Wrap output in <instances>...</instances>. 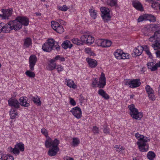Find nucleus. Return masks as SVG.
<instances>
[{
    "label": "nucleus",
    "mask_w": 160,
    "mask_h": 160,
    "mask_svg": "<svg viewBox=\"0 0 160 160\" xmlns=\"http://www.w3.org/2000/svg\"><path fill=\"white\" fill-rule=\"evenodd\" d=\"M130 111V114L132 118L134 119L140 120L143 116L142 112H139L133 104H131L128 106Z\"/></svg>",
    "instance_id": "obj_1"
},
{
    "label": "nucleus",
    "mask_w": 160,
    "mask_h": 160,
    "mask_svg": "<svg viewBox=\"0 0 160 160\" xmlns=\"http://www.w3.org/2000/svg\"><path fill=\"white\" fill-rule=\"evenodd\" d=\"M8 23V25L9 26L8 27L9 32L13 30L16 31H18L22 28L21 23L19 22L17 17L15 20H11Z\"/></svg>",
    "instance_id": "obj_2"
},
{
    "label": "nucleus",
    "mask_w": 160,
    "mask_h": 160,
    "mask_svg": "<svg viewBox=\"0 0 160 160\" xmlns=\"http://www.w3.org/2000/svg\"><path fill=\"white\" fill-rule=\"evenodd\" d=\"M24 145L22 142H19L15 145L13 148L11 147L8 148V151L9 152H12L13 154L17 155L20 153V151L23 152L24 151Z\"/></svg>",
    "instance_id": "obj_3"
},
{
    "label": "nucleus",
    "mask_w": 160,
    "mask_h": 160,
    "mask_svg": "<svg viewBox=\"0 0 160 160\" xmlns=\"http://www.w3.org/2000/svg\"><path fill=\"white\" fill-rule=\"evenodd\" d=\"M100 10L102 12L101 16L104 22H107L110 21L111 16L109 9L105 7H102L101 8Z\"/></svg>",
    "instance_id": "obj_4"
},
{
    "label": "nucleus",
    "mask_w": 160,
    "mask_h": 160,
    "mask_svg": "<svg viewBox=\"0 0 160 160\" xmlns=\"http://www.w3.org/2000/svg\"><path fill=\"white\" fill-rule=\"evenodd\" d=\"M59 143V141L57 139L51 142V156L55 155L58 152L59 149L58 145Z\"/></svg>",
    "instance_id": "obj_5"
},
{
    "label": "nucleus",
    "mask_w": 160,
    "mask_h": 160,
    "mask_svg": "<svg viewBox=\"0 0 160 160\" xmlns=\"http://www.w3.org/2000/svg\"><path fill=\"white\" fill-rule=\"evenodd\" d=\"M156 38L155 42L152 44V47L154 50H157L160 49V30L156 31L154 34Z\"/></svg>",
    "instance_id": "obj_6"
},
{
    "label": "nucleus",
    "mask_w": 160,
    "mask_h": 160,
    "mask_svg": "<svg viewBox=\"0 0 160 160\" xmlns=\"http://www.w3.org/2000/svg\"><path fill=\"white\" fill-rule=\"evenodd\" d=\"M81 39L83 41V45L86 44L87 45H91L94 41V38L92 36L88 35H85L81 37Z\"/></svg>",
    "instance_id": "obj_7"
},
{
    "label": "nucleus",
    "mask_w": 160,
    "mask_h": 160,
    "mask_svg": "<svg viewBox=\"0 0 160 160\" xmlns=\"http://www.w3.org/2000/svg\"><path fill=\"white\" fill-rule=\"evenodd\" d=\"M13 12L12 8H9L8 9H2V14H0V17L3 19H8V17H10Z\"/></svg>",
    "instance_id": "obj_8"
},
{
    "label": "nucleus",
    "mask_w": 160,
    "mask_h": 160,
    "mask_svg": "<svg viewBox=\"0 0 160 160\" xmlns=\"http://www.w3.org/2000/svg\"><path fill=\"white\" fill-rule=\"evenodd\" d=\"M70 112L76 118H80L82 117V111L81 109L78 107H76L71 109Z\"/></svg>",
    "instance_id": "obj_9"
},
{
    "label": "nucleus",
    "mask_w": 160,
    "mask_h": 160,
    "mask_svg": "<svg viewBox=\"0 0 160 160\" xmlns=\"http://www.w3.org/2000/svg\"><path fill=\"white\" fill-rule=\"evenodd\" d=\"M148 142H137L138 149L141 152H147L149 149V145L147 143Z\"/></svg>",
    "instance_id": "obj_10"
},
{
    "label": "nucleus",
    "mask_w": 160,
    "mask_h": 160,
    "mask_svg": "<svg viewBox=\"0 0 160 160\" xmlns=\"http://www.w3.org/2000/svg\"><path fill=\"white\" fill-rule=\"evenodd\" d=\"M37 61V57L34 55H31L29 58V68L31 71L34 70V66Z\"/></svg>",
    "instance_id": "obj_11"
},
{
    "label": "nucleus",
    "mask_w": 160,
    "mask_h": 160,
    "mask_svg": "<svg viewBox=\"0 0 160 160\" xmlns=\"http://www.w3.org/2000/svg\"><path fill=\"white\" fill-rule=\"evenodd\" d=\"M135 136L136 139L138 140L137 142H149L150 141V139L149 138L142 135H141L138 132L135 134Z\"/></svg>",
    "instance_id": "obj_12"
},
{
    "label": "nucleus",
    "mask_w": 160,
    "mask_h": 160,
    "mask_svg": "<svg viewBox=\"0 0 160 160\" xmlns=\"http://www.w3.org/2000/svg\"><path fill=\"white\" fill-rule=\"evenodd\" d=\"M8 103L9 106L13 107L15 108H19V103L18 101L15 98H11L8 100Z\"/></svg>",
    "instance_id": "obj_13"
},
{
    "label": "nucleus",
    "mask_w": 160,
    "mask_h": 160,
    "mask_svg": "<svg viewBox=\"0 0 160 160\" xmlns=\"http://www.w3.org/2000/svg\"><path fill=\"white\" fill-rule=\"evenodd\" d=\"M60 47L58 43L55 41L54 40L51 38V51L52 50H56L58 52L60 50Z\"/></svg>",
    "instance_id": "obj_14"
},
{
    "label": "nucleus",
    "mask_w": 160,
    "mask_h": 160,
    "mask_svg": "<svg viewBox=\"0 0 160 160\" xmlns=\"http://www.w3.org/2000/svg\"><path fill=\"white\" fill-rule=\"evenodd\" d=\"M105 81H93L92 86L94 87L103 88L106 85Z\"/></svg>",
    "instance_id": "obj_15"
},
{
    "label": "nucleus",
    "mask_w": 160,
    "mask_h": 160,
    "mask_svg": "<svg viewBox=\"0 0 160 160\" xmlns=\"http://www.w3.org/2000/svg\"><path fill=\"white\" fill-rule=\"evenodd\" d=\"M133 6L137 10L140 11L144 10L142 5L141 3L138 1H134L132 2Z\"/></svg>",
    "instance_id": "obj_16"
},
{
    "label": "nucleus",
    "mask_w": 160,
    "mask_h": 160,
    "mask_svg": "<svg viewBox=\"0 0 160 160\" xmlns=\"http://www.w3.org/2000/svg\"><path fill=\"white\" fill-rule=\"evenodd\" d=\"M140 84V81H128L126 82V85L132 88L138 87Z\"/></svg>",
    "instance_id": "obj_17"
},
{
    "label": "nucleus",
    "mask_w": 160,
    "mask_h": 160,
    "mask_svg": "<svg viewBox=\"0 0 160 160\" xmlns=\"http://www.w3.org/2000/svg\"><path fill=\"white\" fill-rule=\"evenodd\" d=\"M19 22L21 23V25L27 26L29 24V19L26 17L18 16L17 17Z\"/></svg>",
    "instance_id": "obj_18"
},
{
    "label": "nucleus",
    "mask_w": 160,
    "mask_h": 160,
    "mask_svg": "<svg viewBox=\"0 0 160 160\" xmlns=\"http://www.w3.org/2000/svg\"><path fill=\"white\" fill-rule=\"evenodd\" d=\"M8 23L5 24L3 22L0 23V33H9Z\"/></svg>",
    "instance_id": "obj_19"
},
{
    "label": "nucleus",
    "mask_w": 160,
    "mask_h": 160,
    "mask_svg": "<svg viewBox=\"0 0 160 160\" xmlns=\"http://www.w3.org/2000/svg\"><path fill=\"white\" fill-rule=\"evenodd\" d=\"M86 61L88 63L89 66L91 68H95L97 65V62L94 59L88 58H86Z\"/></svg>",
    "instance_id": "obj_20"
},
{
    "label": "nucleus",
    "mask_w": 160,
    "mask_h": 160,
    "mask_svg": "<svg viewBox=\"0 0 160 160\" xmlns=\"http://www.w3.org/2000/svg\"><path fill=\"white\" fill-rule=\"evenodd\" d=\"M27 98L26 97H21L19 100V105L28 107L29 106V103L27 102Z\"/></svg>",
    "instance_id": "obj_21"
},
{
    "label": "nucleus",
    "mask_w": 160,
    "mask_h": 160,
    "mask_svg": "<svg viewBox=\"0 0 160 160\" xmlns=\"http://www.w3.org/2000/svg\"><path fill=\"white\" fill-rule=\"evenodd\" d=\"M23 47L25 48H29L32 46V42L31 38L29 37H27L23 40Z\"/></svg>",
    "instance_id": "obj_22"
},
{
    "label": "nucleus",
    "mask_w": 160,
    "mask_h": 160,
    "mask_svg": "<svg viewBox=\"0 0 160 160\" xmlns=\"http://www.w3.org/2000/svg\"><path fill=\"white\" fill-rule=\"evenodd\" d=\"M143 51V47L142 46H140L137 47V48L134 49L133 50V52L135 54V57H137L140 56Z\"/></svg>",
    "instance_id": "obj_23"
},
{
    "label": "nucleus",
    "mask_w": 160,
    "mask_h": 160,
    "mask_svg": "<svg viewBox=\"0 0 160 160\" xmlns=\"http://www.w3.org/2000/svg\"><path fill=\"white\" fill-rule=\"evenodd\" d=\"M50 48V38H49L47 40V42H46L42 45V49L45 52H49Z\"/></svg>",
    "instance_id": "obj_24"
},
{
    "label": "nucleus",
    "mask_w": 160,
    "mask_h": 160,
    "mask_svg": "<svg viewBox=\"0 0 160 160\" xmlns=\"http://www.w3.org/2000/svg\"><path fill=\"white\" fill-rule=\"evenodd\" d=\"M61 46L64 49H66L68 48H71L72 46V44L69 40H66L63 41Z\"/></svg>",
    "instance_id": "obj_25"
},
{
    "label": "nucleus",
    "mask_w": 160,
    "mask_h": 160,
    "mask_svg": "<svg viewBox=\"0 0 160 160\" xmlns=\"http://www.w3.org/2000/svg\"><path fill=\"white\" fill-rule=\"evenodd\" d=\"M80 140L79 138L74 137L72 138L71 145L72 146L77 147L80 144Z\"/></svg>",
    "instance_id": "obj_26"
},
{
    "label": "nucleus",
    "mask_w": 160,
    "mask_h": 160,
    "mask_svg": "<svg viewBox=\"0 0 160 160\" xmlns=\"http://www.w3.org/2000/svg\"><path fill=\"white\" fill-rule=\"evenodd\" d=\"M98 94L105 99H108L109 98V95L103 89H99L98 91Z\"/></svg>",
    "instance_id": "obj_27"
},
{
    "label": "nucleus",
    "mask_w": 160,
    "mask_h": 160,
    "mask_svg": "<svg viewBox=\"0 0 160 160\" xmlns=\"http://www.w3.org/2000/svg\"><path fill=\"white\" fill-rule=\"evenodd\" d=\"M65 83L71 88L75 89L77 87L75 83L73 81H66Z\"/></svg>",
    "instance_id": "obj_28"
},
{
    "label": "nucleus",
    "mask_w": 160,
    "mask_h": 160,
    "mask_svg": "<svg viewBox=\"0 0 160 160\" xmlns=\"http://www.w3.org/2000/svg\"><path fill=\"white\" fill-rule=\"evenodd\" d=\"M122 51L120 49H117L114 53V55L115 57L118 59H122Z\"/></svg>",
    "instance_id": "obj_29"
},
{
    "label": "nucleus",
    "mask_w": 160,
    "mask_h": 160,
    "mask_svg": "<svg viewBox=\"0 0 160 160\" xmlns=\"http://www.w3.org/2000/svg\"><path fill=\"white\" fill-rule=\"evenodd\" d=\"M11 118L13 119L15 118L18 115V112L15 108H12L10 111Z\"/></svg>",
    "instance_id": "obj_30"
},
{
    "label": "nucleus",
    "mask_w": 160,
    "mask_h": 160,
    "mask_svg": "<svg viewBox=\"0 0 160 160\" xmlns=\"http://www.w3.org/2000/svg\"><path fill=\"white\" fill-rule=\"evenodd\" d=\"M142 32L145 36H149L150 33L152 32L150 28L147 27H144L142 30Z\"/></svg>",
    "instance_id": "obj_31"
},
{
    "label": "nucleus",
    "mask_w": 160,
    "mask_h": 160,
    "mask_svg": "<svg viewBox=\"0 0 160 160\" xmlns=\"http://www.w3.org/2000/svg\"><path fill=\"white\" fill-rule=\"evenodd\" d=\"M147 65L148 68L150 69L152 71H155L157 70L155 65H154V63L153 62H148Z\"/></svg>",
    "instance_id": "obj_32"
},
{
    "label": "nucleus",
    "mask_w": 160,
    "mask_h": 160,
    "mask_svg": "<svg viewBox=\"0 0 160 160\" xmlns=\"http://www.w3.org/2000/svg\"><path fill=\"white\" fill-rule=\"evenodd\" d=\"M145 17L146 18V21L148 20L152 22H154L156 21L155 17L151 14H145Z\"/></svg>",
    "instance_id": "obj_33"
},
{
    "label": "nucleus",
    "mask_w": 160,
    "mask_h": 160,
    "mask_svg": "<svg viewBox=\"0 0 160 160\" xmlns=\"http://www.w3.org/2000/svg\"><path fill=\"white\" fill-rule=\"evenodd\" d=\"M115 150L120 153H123L124 152V148L120 145H116L114 147Z\"/></svg>",
    "instance_id": "obj_34"
},
{
    "label": "nucleus",
    "mask_w": 160,
    "mask_h": 160,
    "mask_svg": "<svg viewBox=\"0 0 160 160\" xmlns=\"http://www.w3.org/2000/svg\"><path fill=\"white\" fill-rule=\"evenodd\" d=\"M72 41L73 43L78 45H83V41L81 39H79L78 38H74L72 39Z\"/></svg>",
    "instance_id": "obj_35"
},
{
    "label": "nucleus",
    "mask_w": 160,
    "mask_h": 160,
    "mask_svg": "<svg viewBox=\"0 0 160 160\" xmlns=\"http://www.w3.org/2000/svg\"><path fill=\"white\" fill-rule=\"evenodd\" d=\"M160 27V25L158 24H154L150 25V28L152 31L154 32L158 31Z\"/></svg>",
    "instance_id": "obj_36"
},
{
    "label": "nucleus",
    "mask_w": 160,
    "mask_h": 160,
    "mask_svg": "<svg viewBox=\"0 0 160 160\" xmlns=\"http://www.w3.org/2000/svg\"><path fill=\"white\" fill-rule=\"evenodd\" d=\"M147 156L149 160H153L155 157L156 155L153 152L149 151L148 153Z\"/></svg>",
    "instance_id": "obj_37"
},
{
    "label": "nucleus",
    "mask_w": 160,
    "mask_h": 160,
    "mask_svg": "<svg viewBox=\"0 0 160 160\" xmlns=\"http://www.w3.org/2000/svg\"><path fill=\"white\" fill-rule=\"evenodd\" d=\"M112 43V42L111 41L103 39L102 47L104 48L109 47L111 46Z\"/></svg>",
    "instance_id": "obj_38"
},
{
    "label": "nucleus",
    "mask_w": 160,
    "mask_h": 160,
    "mask_svg": "<svg viewBox=\"0 0 160 160\" xmlns=\"http://www.w3.org/2000/svg\"><path fill=\"white\" fill-rule=\"evenodd\" d=\"M32 100L38 106H40L41 104V102L40 101V98L38 96H36L32 97Z\"/></svg>",
    "instance_id": "obj_39"
},
{
    "label": "nucleus",
    "mask_w": 160,
    "mask_h": 160,
    "mask_svg": "<svg viewBox=\"0 0 160 160\" xmlns=\"http://www.w3.org/2000/svg\"><path fill=\"white\" fill-rule=\"evenodd\" d=\"M45 145L46 148H49L48 154L50 156V139L49 138L46 139L45 142Z\"/></svg>",
    "instance_id": "obj_40"
},
{
    "label": "nucleus",
    "mask_w": 160,
    "mask_h": 160,
    "mask_svg": "<svg viewBox=\"0 0 160 160\" xmlns=\"http://www.w3.org/2000/svg\"><path fill=\"white\" fill-rule=\"evenodd\" d=\"M117 0H107V3L108 5L112 7L117 5Z\"/></svg>",
    "instance_id": "obj_41"
},
{
    "label": "nucleus",
    "mask_w": 160,
    "mask_h": 160,
    "mask_svg": "<svg viewBox=\"0 0 160 160\" xmlns=\"http://www.w3.org/2000/svg\"><path fill=\"white\" fill-rule=\"evenodd\" d=\"M56 32L59 33H62L64 32V29L63 27L59 25L58 27H57L56 29L55 30Z\"/></svg>",
    "instance_id": "obj_42"
},
{
    "label": "nucleus",
    "mask_w": 160,
    "mask_h": 160,
    "mask_svg": "<svg viewBox=\"0 0 160 160\" xmlns=\"http://www.w3.org/2000/svg\"><path fill=\"white\" fill-rule=\"evenodd\" d=\"M89 12L91 17L93 19H95L97 17L96 11L93 10L92 9H90Z\"/></svg>",
    "instance_id": "obj_43"
},
{
    "label": "nucleus",
    "mask_w": 160,
    "mask_h": 160,
    "mask_svg": "<svg viewBox=\"0 0 160 160\" xmlns=\"http://www.w3.org/2000/svg\"><path fill=\"white\" fill-rule=\"evenodd\" d=\"M145 90L148 94L152 93L154 92V90L149 85H147L145 87Z\"/></svg>",
    "instance_id": "obj_44"
},
{
    "label": "nucleus",
    "mask_w": 160,
    "mask_h": 160,
    "mask_svg": "<svg viewBox=\"0 0 160 160\" xmlns=\"http://www.w3.org/2000/svg\"><path fill=\"white\" fill-rule=\"evenodd\" d=\"M51 26L52 29L54 30L56 29L57 27L59 25V24L56 22L52 21L51 22Z\"/></svg>",
    "instance_id": "obj_45"
},
{
    "label": "nucleus",
    "mask_w": 160,
    "mask_h": 160,
    "mask_svg": "<svg viewBox=\"0 0 160 160\" xmlns=\"http://www.w3.org/2000/svg\"><path fill=\"white\" fill-rule=\"evenodd\" d=\"M69 101L70 104L72 106H74L76 105L77 103L75 100L72 98L69 97Z\"/></svg>",
    "instance_id": "obj_46"
},
{
    "label": "nucleus",
    "mask_w": 160,
    "mask_h": 160,
    "mask_svg": "<svg viewBox=\"0 0 160 160\" xmlns=\"http://www.w3.org/2000/svg\"><path fill=\"white\" fill-rule=\"evenodd\" d=\"M25 73L27 76L29 77L33 78L35 76V74L34 72L29 71L26 72Z\"/></svg>",
    "instance_id": "obj_47"
},
{
    "label": "nucleus",
    "mask_w": 160,
    "mask_h": 160,
    "mask_svg": "<svg viewBox=\"0 0 160 160\" xmlns=\"http://www.w3.org/2000/svg\"><path fill=\"white\" fill-rule=\"evenodd\" d=\"M59 10L65 12L67 11L68 8L66 5H63L62 6H59L58 7Z\"/></svg>",
    "instance_id": "obj_48"
},
{
    "label": "nucleus",
    "mask_w": 160,
    "mask_h": 160,
    "mask_svg": "<svg viewBox=\"0 0 160 160\" xmlns=\"http://www.w3.org/2000/svg\"><path fill=\"white\" fill-rule=\"evenodd\" d=\"M3 160H14L12 156L10 155V154H7L6 156L3 157Z\"/></svg>",
    "instance_id": "obj_49"
},
{
    "label": "nucleus",
    "mask_w": 160,
    "mask_h": 160,
    "mask_svg": "<svg viewBox=\"0 0 160 160\" xmlns=\"http://www.w3.org/2000/svg\"><path fill=\"white\" fill-rule=\"evenodd\" d=\"M149 99L152 101H153L155 99L154 92L148 94Z\"/></svg>",
    "instance_id": "obj_50"
},
{
    "label": "nucleus",
    "mask_w": 160,
    "mask_h": 160,
    "mask_svg": "<svg viewBox=\"0 0 160 160\" xmlns=\"http://www.w3.org/2000/svg\"><path fill=\"white\" fill-rule=\"evenodd\" d=\"M85 52L89 54L91 56H92L94 54V53L92 51L90 48H85Z\"/></svg>",
    "instance_id": "obj_51"
},
{
    "label": "nucleus",
    "mask_w": 160,
    "mask_h": 160,
    "mask_svg": "<svg viewBox=\"0 0 160 160\" xmlns=\"http://www.w3.org/2000/svg\"><path fill=\"white\" fill-rule=\"evenodd\" d=\"M56 67V64L52 61V60H51V70L55 69Z\"/></svg>",
    "instance_id": "obj_52"
},
{
    "label": "nucleus",
    "mask_w": 160,
    "mask_h": 160,
    "mask_svg": "<svg viewBox=\"0 0 160 160\" xmlns=\"http://www.w3.org/2000/svg\"><path fill=\"white\" fill-rule=\"evenodd\" d=\"M122 59H128L129 58V56L128 53H124L122 52Z\"/></svg>",
    "instance_id": "obj_53"
},
{
    "label": "nucleus",
    "mask_w": 160,
    "mask_h": 160,
    "mask_svg": "<svg viewBox=\"0 0 160 160\" xmlns=\"http://www.w3.org/2000/svg\"><path fill=\"white\" fill-rule=\"evenodd\" d=\"M103 39H99L96 41V42L98 46L102 47L103 42Z\"/></svg>",
    "instance_id": "obj_54"
},
{
    "label": "nucleus",
    "mask_w": 160,
    "mask_h": 160,
    "mask_svg": "<svg viewBox=\"0 0 160 160\" xmlns=\"http://www.w3.org/2000/svg\"><path fill=\"white\" fill-rule=\"evenodd\" d=\"M146 18L145 17V14L143 16H140L138 19V22H141L143 21H146Z\"/></svg>",
    "instance_id": "obj_55"
},
{
    "label": "nucleus",
    "mask_w": 160,
    "mask_h": 160,
    "mask_svg": "<svg viewBox=\"0 0 160 160\" xmlns=\"http://www.w3.org/2000/svg\"><path fill=\"white\" fill-rule=\"evenodd\" d=\"M41 132L42 134L45 135L46 137L47 138L48 137V134L47 130L45 129H42Z\"/></svg>",
    "instance_id": "obj_56"
},
{
    "label": "nucleus",
    "mask_w": 160,
    "mask_h": 160,
    "mask_svg": "<svg viewBox=\"0 0 160 160\" xmlns=\"http://www.w3.org/2000/svg\"><path fill=\"white\" fill-rule=\"evenodd\" d=\"M149 41L151 42H155V41L156 40V38L155 37V36L154 35L150 37V38L149 39Z\"/></svg>",
    "instance_id": "obj_57"
},
{
    "label": "nucleus",
    "mask_w": 160,
    "mask_h": 160,
    "mask_svg": "<svg viewBox=\"0 0 160 160\" xmlns=\"http://www.w3.org/2000/svg\"><path fill=\"white\" fill-rule=\"evenodd\" d=\"M92 131L94 133H98L99 132L98 128L96 126L93 127Z\"/></svg>",
    "instance_id": "obj_58"
},
{
    "label": "nucleus",
    "mask_w": 160,
    "mask_h": 160,
    "mask_svg": "<svg viewBox=\"0 0 160 160\" xmlns=\"http://www.w3.org/2000/svg\"><path fill=\"white\" fill-rule=\"evenodd\" d=\"M150 3H152V5H151V7L153 8H155L158 5V3L156 2H154L153 0L152 2H150Z\"/></svg>",
    "instance_id": "obj_59"
},
{
    "label": "nucleus",
    "mask_w": 160,
    "mask_h": 160,
    "mask_svg": "<svg viewBox=\"0 0 160 160\" xmlns=\"http://www.w3.org/2000/svg\"><path fill=\"white\" fill-rule=\"evenodd\" d=\"M99 80H106L105 74L103 72H102L100 77L99 78Z\"/></svg>",
    "instance_id": "obj_60"
},
{
    "label": "nucleus",
    "mask_w": 160,
    "mask_h": 160,
    "mask_svg": "<svg viewBox=\"0 0 160 160\" xmlns=\"http://www.w3.org/2000/svg\"><path fill=\"white\" fill-rule=\"evenodd\" d=\"M56 69L58 72L62 71L63 70V68L61 65H58Z\"/></svg>",
    "instance_id": "obj_61"
},
{
    "label": "nucleus",
    "mask_w": 160,
    "mask_h": 160,
    "mask_svg": "<svg viewBox=\"0 0 160 160\" xmlns=\"http://www.w3.org/2000/svg\"><path fill=\"white\" fill-rule=\"evenodd\" d=\"M105 133L107 134L109 132V129L107 127V126H105L103 130Z\"/></svg>",
    "instance_id": "obj_62"
},
{
    "label": "nucleus",
    "mask_w": 160,
    "mask_h": 160,
    "mask_svg": "<svg viewBox=\"0 0 160 160\" xmlns=\"http://www.w3.org/2000/svg\"><path fill=\"white\" fill-rule=\"evenodd\" d=\"M145 52V53L147 54V55L148 56L149 58H152V55L150 52V50Z\"/></svg>",
    "instance_id": "obj_63"
},
{
    "label": "nucleus",
    "mask_w": 160,
    "mask_h": 160,
    "mask_svg": "<svg viewBox=\"0 0 160 160\" xmlns=\"http://www.w3.org/2000/svg\"><path fill=\"white\" fill-rule=\"evenodd\" d=\"M64 160H74L73 158L68 156H66L64 158Z\"/></svg>",
    "instance_id": "obj_64"
}]
</instances>
